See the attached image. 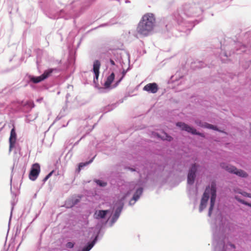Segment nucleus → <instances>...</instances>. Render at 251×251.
<instances>
[{"mask_svg":"<svg viewBox=\"0 0 251 251\" xmlns=\"http://www.w3.org/2000/svg\"><path fill=\"white\" fill-rule=\"evenodd\" d=\"M210 194H211V198L210 206L208 212V215L209 216L211 215L216 198V184L214 181L211 182L210 186H208L206 187L205 189L200 205L199 209L200 211H202L203 209L206 207L207 201L209 198Z\"/></svg>","mask_w":251,"mask_h":251,"instance_id":"f257e3e1","label":"nucleus"},{"mask_svg":"<svg viewBox=\"0 0 251 251\" xmlns=\"http://www.w3.org/2000/svg\"><path fill=\"white\" fill-rule=\"evenodd\" d=\"M155 18L151 13L145 14L138 24L137 31L140 34L147 36L153 29Z\"/></svg>","mask_w":251,"mask_h":251,"instance_id":"f03ea898","label":"nucleus"},{"mask_svg":"<svg viewBox=\"0 0 251 251\" xmlns=\"http://www.w3.org/2000/svg\"><path fill=\"white\" fill-rule=\"evenodd\" d=\"M221 167L229 173L234 174L239 176L242 177H246L248 176V174L245 171L237 169L234 166L227 165L226 163H221Z\"/></svg>","mask_w":251,"mask_h":251,"instance_id":"7ed1b4c3","label":"nucleus"},{"mask_svg":"<svg viewBox=\"0 0 251 251\" xmlns=\"http://www.w3.org/2000/svg\"><path fill=\"white\" fill-rule=\"evenodd\" d=\"M176 126L181 128L182 130H185L188 132L191 133L192 134L198 135L201 137H204V135L203 133L197 132L195 128L188 126L184 123L178 122L176 123Z\"/></svg>","mask_w":251,"mask_h":251,"instance_id":"20e7f679","label":"nucleus"},{"mask_svg":"<svg viewBox=\"0 0 251 251\" xmlns=\"http://www.w3.org/2000/svg\"><path fill=\"white\" fill-rule=\"evenodd\" d=\"M53 71V69H50L46 70L40 76H32L30 77V80L34 83H39L48 78L52 73Z\"/></svg>","mask_w":251,"mask_h":251,"instance_id":"39448f33","label":"nucleus"},{"mask_svg":"<svg viewBox=\"0 0 251 251\" xmlns=\"http://www.w3.org/2000/svg\"><path fill=\"white\" fill-rule=\"evenodd\" d=\"M40 172V166L38 163L33 164L31 168L29 174V178L32 180H35Z\"/></svg>","mask_w":251,"mask_h":251,"instance_id":"423d86ee","label":"nucleus"},{"mask_svg":"<svg viewBox=\"0 0 251 251\" xmlns=\"http://www.w3.org/2000/svg\"><path fill=\"white\" fill-rule=\"evenodd\" d=\"M197 169V166L196 163L192 164L190 168L187 176V182L189 184H192L196 177V172Z\"/></svg>","mask_w":251,"mask_h":251,"instance_id":"0eeeda50","label":"nucleus"},{"mask_svg":"<svg viewBox=\"0 0 251 251\" xmlns=\"http://www.w3.org/2000/svg\"><path fill=\"white\" fill-rule=\"evenodd\" d=\"M144 91L151 93H156L158 90V87L156 83H150L146 85L144 88Z\"/></svg>","mask_w":251,"mask_h":251,"instance_id":"6e6552de","label":"nucleus"},{"mask_svg":"<svg viewBox=\"0 0 251 251\" xmlns=\"http://www.w3.org/2000/svg\"><path fill=\"white\" fill-rule=\"evenodd\" d=\"M109 212V210H96L94 214V218L96 219H103L105 218L106 214Z\"/></svg>","mask_w":251,"mask_h":251,"instance_id":"1a4fd4ad","label":"nucleus"},{"mask_svg":"<svg viewBox=\"0 0 251 251\" xmlns=\"http://www.w3.org/2000/svg\"><path fill=\"white\" fill-rule=\"evenodd\" d=\"M16 142V132H15V128L13 127L11 131L10 136L9 138V151H10L15 146V143Z\"/></svg>","mask_w":251,"mask_h":251,"instance_id":"9d476101","label":"nucleus"},{"mask_svg":"<svg viewBox=\"0 0 251 251\" xmlns=\"http://www.w3.org/2000/svg\"><path fill=\"white\" fill-rule=\"evenodd\" d=\"M100 67V63L99 60H95L93 64V72L95 75V78L97 79L99 75V70Z\"/></svg>","mask_w":251,"mask_h":251,"instance_id":"9b49d317","label":"nucleus"},{"mask_svg":"<svg viewBox=\"0 0 251 251\" xmlns=\"http://www.w3.org/2000/svg\"><path fill=\"white\" fill-rule=\"evenodd\" d=\"M24 110L25 112L29 111L35 106L33 101H27L23 104Z\"/></svg>","mask_w":251,"mask_h":251,"instance_id":"f8f14e48","label":"nucleus"},{"mask_svg":"<svg viewBox=\"0 0 251 251\" xmlns=\"http://www.w3.org/2000/svg\"><path fill=\"white\" fill-rule=\"evenodd\" d=\"M115 75L112 73L108 77L106 81L104 82V86L105 88H108L110 86L111 84L114 79Z\"/></svg>","mask_w":251,"mask_h":251,"instance_id":"ddd939ff","label":"nucleus"},{"mask_svg":"<svg viewBox=\"0 0 251 251\" xmlns=\"http://www.w3.org/2000/svg\"><path fill=\"white\" fill-rule=\"evenodd\" d=\"M81 199V197H78V198H75V199H73L70 201H68L66 202V205H67V207H72L76 204H77L79 201Z\"/></svg>","mask_w":251,"mask_h":251,"instance_id":"4468645a","label":"nucleus"},{"mask_svg":"<svg viewBox=\"0 0 251 251\" xmlns=\"http://www.w3.org/2000/svg\"><path fill=\"white\" fill-rule=\"evenodd\" d=\"M204 128L211 129L215 130H218L217 127L214 125H211V124H208L206 123H204Z\"/></svg>","mask_w":251,"mask_h":251,"instance_id":"2eb2a0df","label":"nucleus"},{"mask_svg":"<svg viewBox=\"0 0 251 251\" xmlns=\"http://www.w3.org/2000/svg\"><path fill=\"white\" fill-rule=\"evenodd\" d=\"M95 244V241H93L91 243H90L87 247L84 248L82 251H89L92 247L94 246Z\"/></svg>","mask_w":251,"mask_h":251,"instance_id":"dca6fc26","label":"nucleus"},{"mask_svg":"<svg viewBox=\"0 0 251 251\" xmlns=\"http://www.w3.org/2000/svg\"><path fill=\"white\" fill-rule=\"evenodd\" d=\"M235 199L240 202L245 204V205H248L250 207H251V203H250L248 202H246V201L239 198L238 197H235Z\"/></svg>","mask_w":251,"mask_h":251,"instance_id":"f3484780","label":"nucleus"},{"mask_svg":"<svg viewBox=\"0 0 251 251\" xmlns=\"http://www.w3.org/2000/svg\"><path fill=\"white\" fill-rule=\"evenodd\" d=\"M161 138L163 140H167V141H171L172 140V139H173L171 136L167 135L166 133L164 134V135L162 137H161Z\"/></svg>","mask_w":251,"mask_h":251,"instance_id":"a211bd4d","label":"nucleus"},{"mask_svg":"<svg viewBox=\"0 0 251 251\" xmlns=\"http://www.w3.org/2000/svg\"><path fill=\"white\" fill-rule=\"evenodd\" d=\"M95 182H96V183L98 185H100V186H102V187L105 186L107 184V183L106 182L102 181L100 180H96L95 181Z\"/></svg>","mask_w":251,"mask_h":251,"instance_id":"6ab92c4d","label":"nucleus"},{"mask_svg":"<svg viewBox=\"0 0 251 251\" xmlns=\"http://www.w3.org/2000/svg\"><path fill=\"white\" fill-rule=\"evenodd\" d=\"M122 210V208H118L115 211V214L114 215V218L117 219L121 213V211Z\"/></svg>","mask_w":251,"mask_h":251,"instance_id":"aec40b11","label":"nucleus"},{"mask_svg":"<svg viewBox=\"0 0 251 251\" xmlns=\"http://www.w3.org/2000/svg\"><path fill=\"white\" fill-rule=\"evenodd\" d=\"M195 123L199 126L202 127H204V123H203V122H201L200 121H199V120L196 121Z\"/></svg>","mask_w":251,"mask_h":251,"instance_id":"412c9836","label":"nucleus"},{"mask_svg":"<svg viewBox=\"0 0 251 251\" xmlns=\"http://www.w3.org/2000/svg\"><path fill=\"white\" fill-rule=\"evenodd\" d=\"M53 171H52L51 172H50L43 179V181L44 182L46 181L52 175L53 173Z\"/></svg>","mask_w":251,"mask_h":251,"instance_id":"4be33fe9","label":"nucleus"},{"mask_svg":"<svg viewBox=\"0 0 251 251\" xmlns=\"http://www.w3.org/2000/svg\"><path fill=\"white\" fill-rule=\"evenodd\" d=\"M143 192V189L142 188H140L138 189L135 194H137V195H141Z\"/></svg>","mask_w":251,"mask_h":251,"instance_id":"5701e85b","label":"nucleus"},{"mask_svg":"<svg viewBox=\"0 0 251 251\" xmlns=\"http://www.w3.org/2000/svg\"><path fill=\"white\" fill-rule=\"evenodd\" d=\"M74 244L72 242H68L66 244V247L68 248H72L74 247Z\"/></svg>","mask_w":251,"mask_h":251,"instance_id":"b1692460","label":"nucleus"},{"mask_svg":"<svg viewBox=\"0 0 251 251\" xmlns=\"http://www.w3.org/2000/svg\"><path fill=\"white\" fill-rule=\"evenodd\" d=\"M140 195H137V194H134L133 197V200L135 201H137L140 197Z\"/></svg>","mask_w":251,"mask_h":251,"instance_id":"393cba45","label":"nucleus"},{"mask_svg":"<svg viewBox=\"0 0 251 251\" xmlns=\"http://www.w3.org/2000/svg\"><path fill=\"white\" fill-rule=\"evenodd\" d=\"M91 161H89V162H87L86 163H81L79 164V170L81 169V168H82L83 167H84V166H85L86 164H89V163H90Z\"/></svg>","mask_w":251,"mask_h":251,"instance_id":"a878e982","label":"nucleus"},{"mask_svg":"<svg viewBox=\"0 0 251 251\" xmlns=\"http://www.w3.org/2000/svg\"><path fill=\"white\" fill-rule=\"evenodd\" d=\"M243 196H246V197H249V198H251V194H249V193H247L246 192H244V193H241Z\"/></svg>","mask_w":251,"mask_h":251,"instance_id":"bb28decb","label":"nucleus"},{"mask_svg":"<svg viewBox=\"0 0 251 251\" xmlns=\"http://www.w3.org/2000/svg\"><path fill=\"white\" fill-rule=\"evenodd\" d=\"M125 74H126V72H125V71H124L123 72V76H122V77L121 78V79H120L119 81H118L117 82V83H116L117 84H118V83L121 81V80L122 79V78L124 77V76H125Z\"/></svg>","mask_w":251,"mask_h":251,"instance_id":"cd10ccee","label":"nucleus"},{"mask_svg":"<svg viewBox=\"0 0 251 251\" xmlns=\"http://www.w3.org/2000/svg\"><path fill=\"white\" fill-rule=\"evenodd\" d=\"M110 62L112 65H115V62L113 60L110 59Z\"/></svg>","mask_w":251,"mask_h":251,"instance_id":"c85d7f7f","label":"nucleus"},{"mask_svg":"<svg viewBox=\"0 0 251 251\" xmlns=\"http://www.w3.org/2000/svg\"><path fill=\"white\" fill-rule=\"evenodd\" d=\"M229 246H230L231 247H232V248H234H234H235V245H233V244H229Z\"/></svg>","mask_w":251,"mask_h":251,"instance_id":"c756f323","label":"nucleus"},{"mask_svg":"<svg viewBox=\"0 0 251 251\" xmlns=\"http://www.w3.org/2000/svg\"><path fill=\"white\" fill-rule=\"evenodd\" d=\"M14 167L13 166V167H12V171H13V170H14Z\"/></svg>","mask_w":251,"mask_h":251,"instance_id":"7c9ffc66","label":"nucleus"}]
</instances>
